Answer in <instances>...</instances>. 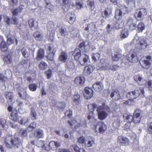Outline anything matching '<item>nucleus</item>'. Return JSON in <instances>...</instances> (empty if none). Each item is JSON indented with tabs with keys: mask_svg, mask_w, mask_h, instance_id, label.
Instances as JSON below:
<instances>
[{
	"mask_svg": "<svg viewBox=\"0 0 152 152\" xmlns=\"http://www.w3.org/2000/svg\"><path fill=\"white\" fill-rule=\"evenodd\" d=\"M5 143L6 146L10 148L14 147L18 148L21 145V142L18 138L12 137L10 135H7L5 138Z\"/></svg>",
	"mask_w": 152,
	"mask_h": 152,
	"instance_id": "nucleus-2",
	"label": "nucleus"
},
{
	"mask_svg": "<svg viewBox=\"0 0 152 152\" xmlns=\"http://www.w3.org/2000/svg\"><path fill=\"white\" fill-rule=\"evenodd\" d=\"M14 41L15 42V45H18V40L16 38H14L13 37L11 38H7V42L8 46H10L14 43Z\"/></svg>",
	"mask_w": 152,
	"mask_h": 152,
	"instance_id": "nucleus-29",
	"label": "nucleus"
},
{
	"mask_svg": "<svg viewBox=\"0 0 152 152\" xmlns=\"http://www.w3.org/2000/svg\"><path fill=\"white\" fill-rule=\"evenodd\" d=\"M18 19L15 16L12 17L11 19V23L15 25H17L18 24Z\"/></svg>",
	"mask_w": 152,
	"mask_h": 152,
	"instance_id": "nucleus-52",
	"label": "nucleus"
},
{
	"mask_svg": "<svg viewBox=\"0 0 152 152\" xmlns=\"http://www.w3.org/2000/svg\"><path fill=\"white\" fill-rule=\"evenodd\" d=\"M28 87L29 90L32 91H36L37 86V85L35 83H32L30 84L28 86Z\"/></svg>",
	"mask_w": 152,
	"mask_h": 152,
	"instance_id": "nucleus-48",
	"label": "nucleus"
},
{
	"mask_svg": "<svg viewBox=\"0 0 152 152\" xmlns=\"http://www.w3.org/2000/svg\"><path fill=\"white\" fill-rule=\"evenodd\" d=\"M72 55L74 56L75 60H81L83 59V61L80 62V64L83 66H89L91 65L88 64L89 63V59L88 56L85 54H81V50L78 49H75L74 51L71 52Z\"/></svg>",
	"mask_w": 152,
	"mask_h": 152,
	"instance_id": "nucleus-1",
	"label": "nucleus"
},
{
	"mask_svg": "<svg viewBox=\"0 0 152 152\" xmlns=\"http://www.w3.org/2000/svg\"><path fill=\"white\" fill-rule=\"evenodd\" d=\"M147 14V11L146 9L141 8L136 10L134 14V16L137 20H141L143 19L144 16Z\"/></svg>",
	"mask_w": 152,
	"mask_h": 152,
	"instance_id": "nucleus-5",
	"label": "nucleus"
},
{
	"mask_svg": "<svg viewBox=\"0 0 152 152\" xmlns=\"http://www.w3.org/2000/svg\"><path fill=\"white\" fill-rule=\"evenodd\" d=\"M118 108V106L115 103H111L110 105V111H115Z\"/></svg>",
	"mask_w": 152,
	"mask_h": 152,
	"instance_id": "nucleus-51",
	"label": "nucleus"
},
{
	"mask_svg": "<svg viewBox=\"0 0 152 152\" xmlns=\"http://www.w3.org/2000/svg\"><path fill=\"white\" fill-rule=\"evenodd\" d=\"M45 73L48 79H49L52 76V71L51 70L49 69L48 70L45 71Z\"/></svg>",
	"mask_w": 152,
	"mask_h": 152,
	"instance_id": "nucleus-64",
	"label": "nucleus"
},
{
	"mask_svg": "<svg viewBox=\"0 0 152 152\" xmlns=\"http://www.w3.org/2000/svg\"><path fill=\"white\" fill-rule=\"evenodd\" d=\"M34 136L37 139L43 138L44 136L43 130L39 129H37L34 132Z\"/></svg>",
	"mask_w": 152,
	"mask_h": 152,
	"instance_id": "nucleus-14",
	"label": "nucleus"
},
{
	"mask_svg": "<svg viewBox=\"0 0 152 152\" xmlns=\"http://www.w3.org/2000/svg\"><path fill=\"white\" fill-rule=\"evenodd\" d=\"M74 102L76 104L78 105L79 104V102L80 99V95L77 92L75 91L74 96Z\"/></svg>",
	"mask_w": 152,
	"mask_h": 152,
	"instance_id": "nucleus-35",
	"label": "nucleus"
},
{
	"mask_svg": "<svg viewBox=\"0 0 152 152\" xmlns=\"http://www.w3.org/2000/svg\"><path fill=\"white\" fill-rule=\"evenodd\" d=\"M8 46H9L7 43H6L4 41H2L0 45V48L2 51L4 52L7 51Z\"/></svg>",
	"mask_w": 152,
	"mask_h": 152,
	"instance_id": "nucleus-34",
	"label": "nucleus"
},
{
	"mask_svg": "<svg viewBox=\"0 0 152 152\" xmlns=\"http://www.w3.org/2000/svg\"><path fill=\"white\" fill-rule=\"evenodd\" d=\"M127 8L125 7L121 9H117L115 12V18L117 20L121 19L124 15L125 13V12L127 11Z\"/></svg>",
	"mask_w": 152,
	"mask_h": 152,
	"instance_id": "nucleus-7",
	"label": "nucleus"
},
{
	"mask_svg": "<svg viewBox=\"0 0 152 152\" xmlns=\"http://www.w3.org/2000/svg\"><path fill=\"white\" fill-rule=\"evenodd\" d=\"M21 52L23 55L26 58H28V57L29 53L26 50V49L25 48H23L21 50Z\"/></svg>",
	"mask_w": 152,
	"mask_h": 152,
	"instance_id": "nucleus-50",
	"label": "nucleus"
},
{
	"mask_svg": "<svg viewBox=\"0 0 152 152\" xmlns=\"http://www.w3.org/2000/svg\"><path fill=\"white\" fill-rule=\"evenodd\" d=\"M30 115L31 116L32 120H34L37 119V114L34 108L33 107H31V108Z\"/></svg>",
	"mask_w": 152,
	"mask_h": 152,
	"instance_id": "nucleus-41",
	"label": "nucleus"
},
{
	"mask_svg": "<svg viewBox=\"0 0 152 152\" xmlns=\"http://www.w3.org/2000/svg\"><path fill=\"white\" fill-rule=\"evenodd\" d=\"M88 26L89 29V31H93L96 28V25L93 23H92L90 24H88Z\"/></svg>",
	"mask_w": 152,
	"mask_h": 152,
	"instance_id": "nucleus-58",
	"label": "nucleus"
},
{
	"mask_svg": "<svg viewBox=\"0 0 152 152\" xmlns=\"http://www.w3.org/2000/svg\"><path fill=\"white\" fill-rule=\"evenodd\" d=\"M28 118L26 117H25L19 121V122L21 124L25 125L28 123Z\"/></svg>",
	"mask_w": 152,
	"mask_h": 152,
	"instance_id": "nucleus-45",
	"label": "nucleus"
},
{
	"mask_svg": "<svg viewBox=\"0 0 152 152\" xmlns=\"http://www.w3.org/2000/svg\"><path fill=\"white\" fill-rule=\"evenodd\" d=\"M54 53H48L47 56V59L48 60L53 61Z\"/></svg>",
	"mask_w": 152,
	"mask_h": 152,
	"instance_id": "nucleus-59",
	"label": "nucleus"
},
{
	"mask_svg": "<svg viewBox=\"0 0 152 152\" xmlns=\"http://www.w3.org/2000/svg\"><path fill=\"white\" fill-rule=\"evenodd\" d=\"M67 54L64 52H62L59 58V60L61 62H65L68 59Z\"/></svg>",
	"mask_w": 152,
	"mask_h": 152,
	"instance_id": "nucleus-33",
	"label": "nucleus"
},
{
	"mask_svg": "<svg viewBox=\"0 0 152 152\" xmlns=\"http://www.w3.org/2000/svg\"><path fill=\"white\" fill-rule=\"evenodd\" d=\"M4 20L6 24L8 25H10L11 24L10 18L8 17L5 15L4 17Z\"/></svg>",
	"mask_w": 152,
	"mask_h": 152,
	"instance_id": "nucleus-62",
	"label": "nucleus"
},
{
	"mask_svg": "<svg viewBox=\"0 0 152 152\" xmlns=\"http://www.w3.org/2000/svg\"><path fill=\"white\" fill-rule=\"evenodd\" d=\"M145 28V26L144 23L142 22H140L137 26V28L140 32H142Z\"/></svg>",
	"mask_w": 152,
	"mask_h": 152,
	"instance_id": "nucleus-49",
	"label": "nucleus"
},
{
	"mask_svg": "<svg viewBox=\"0 0 152 152\" xmlns=\"http://www.w3.org/2000/svg\"><path fill=\"white\" fill-rule=\"evenodd\" d=\"M132 91L128 93L127 94V97L131 100H133L134 99H135V97L134 96Z\"/></svg>",
	"mask_w": 152,
	"mask_h": 152,
	"instance_id": "nucleus-55",
	"label": "nucleus"
},
{
	"mask_svg": "<svg viewBox=\"0 0 152 152\" xmlns=\"http://www.w3.org/2000/svg\"><path fill=\"white\" fill-rule=\"evenodd\" d=\"M126 59L130 62L134 63L138 61L137 54L135 52H133L132 53H130L126 56Z\"/></svg>",
	"mask_w": 152,
	"mask_h": 152,
	"instance_id": "nucleus-13",
	"label": "nucleus"
},
{
	"mask_svg": "<svg viewBox=\"0 0 152 152\" xmlns=\"http://www.w3.org/2000/svg\"><path fill=\"white\" fill-rule=\"evenodd\" d=\"M122 56L121 53L119 52H115L112 56L113 59L114 61H117Z\"/></svg>",
	"mask_w": 152,
	"mask_h": 152,
	"instance_id": "nucleus-39",
	"label": "nucleus"
},
{
	"mask_svg": "<svg viewBox=\"0 0 152 152\" xmlns=\"http://www.w3.org/2000/svg\"><path fill=\"white\" fill-rule=\"evenodd\" d=\"M44 57V50L41 48L39 49L37 53L36 58L38 60H40Z\"/></svg>",
	"mask_w": 152,
	"mask_h": 152,
	"instance_id": "nucleus-21",
	"label": "nucleus"
},
{
	"mask_svg": "<svg viewBox=\"0 0 152 152\" xmlns=\"http://www.w3.org/2000/svg\"><path fill=\"white\" fill-rule=\"evenodd\" d=\"M93 88L96 92H100L103 89V85L100 82H99L94 84L93 85Z\"/></svg>",
	"mask_w": 152,
	"mask_h": 152,
	"instance_id": "nucleus-17",
	"label": "nucleus"
},
{
	"mask_svg": "<svg viewBox=\"0 0 152 152\" xmlns=\"http://www.w3.org/2000/svg\"><path fill=\"white\" fill-rule=\"evenodd\" d=\"M129 35L128 30L127 28H124L123 29L120 34V37L121 39H124L127 38Z\"/></svg>",
	"mask_w": 152,
	"mask_h": 152,
	"instance_id": "nucleus-28",
	"label": "nucleus"
},
{
	"mask_svg": "<svg viewBox=\"0 0 152 152\" xmlns=\"http://www.w3.org/2000/svg\"><path fill=\"white\" fill-rule=\"evenodd\" d=\"M96 110L98 113L99 118L101 120H103L107 117V112H109L110 110L107 106L104 107L99 106L97 107Z\"/></svg>",
	"mask_w": 152,
	"mask_h": 152,
	"instance_id": "nucleus-3",
	"label": "nucleus"
},
{
	"mask_svg": "<svg viewBox=\"0 0 152 152\" xmlns=\"http://www.w3.org/2000/svg\"><path fill=\"white\" fill-rule=\"evenodd\" d=\"M36 123L35 122L31 123L29 125L26 129V130L28 132H31L36 127Z\"/></svg>",
	"mask_w": 152,
	"mask_h": 152,
	"instance_id": "nucleus-38",
	"label": "nucleus"
},
{
	"mask_svg": "<svg viewBox=\"0 0 152 152\" xmlns=\"http://www.w3.org/2000/svg\"><path fill=\"white\" fill-rule=\"evenodd\" d=\"M98 105L95 103L90 104L88 105L89 111L90 112L92 113L95 108L97 109Z\"/></svg>",
	"mask_w": 152,
	"mask_h": 152,
	"instance_id": "nucleus-37",
	"label": "nucleus"
},
{
	"mask_svg": "<svg viewBox=\"0 0 152 152\" xmlns=\"http://www.w3.org/2000/svg\"><path fill=\"white\" fill-rule=\"evenodd\" d=\"M37 145V146L35 147L36 148L38 147L39 148H41L43 149L45 148V145L44 144L42 140L38 141Z\"/></svg>",
	"mask_w": 152,
	"mask_h": 152,
	"instance_id": "nucleus-54",
	"label": "nucleus"
},
{
	"mask_svg": "<svg viewBox=\"0 0 152 152\" xmlns=\"http://www.w3.org/2000/svg\"><path fill=\"white\" fill-rule=\"evenodd\" d=\"M95 7L94 2L93 0H88L87 1L86 7L91 10H93Z\"/></svg>",
	"mask_w": 152,
	"mask_h": 152,
	"instance_id": "nucleus-25",
	"label": "nucleus"
},
{
	"mask_svg": "<svg viewBox=\"0 0 152 152\" xmlns=\"http://www.w3.org/2000/svg\"><path fill=\"white\" fill-rule=\"evenodd\" d=\"M84 96L87 99H91L93 96V91L91 88L86 87L83 92Z\"/></svg>",
	"mask_w": 152,
	"mask_h": 152,
	"instance_id": "nucleus-12",
	"label": "nucleus"
},
{
	"mask_svg": "<svg viewBox=\"0 0 152 152\" xmlns=\"http://www.w3.org/2000/svg\"><path fill=\"white\" fill-rule=\"evenodd\" d=\"M70 148L72 150H74L75 152H77L79 148V147L77 145L75 144L71 145L70 147Z\"/></svg>",
	"mask_w": 152,
	"mask_h": 152,
	"instance_id": "nucleus-63",
	"label": "nucleus"
},
{
	"mask_svg": "<svg viewBox=\"0 0 152 152\" xmlns=\"http://www.w3.org/2000/svg\"><path fill=\"white\" fill-rule=\"evenodd\" d=\"M57 26L59 28L58 29L59 31L62 36H65L66 34V28L62 25H59L58 24Z\"/></svg>",
	"mask_w": 152,
	"mask_h": 152,
	"instance_id": "nucleus-24",
	"label": "nucleus"
},
{
	"mask_svg": "<svg viewBox=\"0 0 152 152\" xmlns=\"http://www.w3.org/2000/svg\"><path fill=\"white\" fill-rule=\"evenodd\" d=\"M134 80L139 85H144L146 83V81L142 78L140 75H135L134 76Z\"/></svg>",
	"mask_w": 152,
	"mask_h": 152,
	"instance_id": "nucleus-16",
	"label": "nucleus"
},
{
	"mask_svg": "<svg viewBox=\"0 0 152 152\" xmlns=\"http://www.w3.org/2000/svg\"><path fill=\"white\" fill-rule=\"evenodd\" d=\"M85 137L83 136H81L78 139L77 142L80 144H83L85 143Z\"/></svg>",
	"mask_w": 152,
	"mask_h": 152,
	"instance_id": "nucleus-56",
	"label": "nucleus"
},
{
	"mask_svg": "<svg viewBox=\"0 0 152 152\" xmlns=\"http://www.w3.org/2000/svg\"><path fill=\"white\" fill-rule=\"evenodd\" d=\"M132 21V18H129L127 23L128 25L129 26L130 29L132 30L135 29L137 27V25L136 24L133 23Z\"/></svg>",
	"mask_w": 152,
	"mask_h": 152,
	"instance_id": "nucleus-26",
	"label": "nucleus"
},
{
	"mask_svg": "<svg viewBox=\"0 0 152 152\" xmlns=\"http://www.w3.org/2000/svg\"><path fill=\"white\" fill-rule=\"evenodd\" d=\"M132 92L135 99L139 96L141 97H143L145 96V91L143 87H141L139 90H135L132 91Z\"/></svg>",
	"mask_w": 152,
	"mask_h": 152,
	"instance_id": "nucleus-10",
	"label": "nucleus"
},
{
	"mask_svg": "<svg viewBox=\"0 0 152 152\" xmlns=\"http://www.w3.org/2000/svg\"><path fill=\"white\" fill-rule=\"evenodd\" d=\"M5 97L6 99L10 102H12V100L13 96L12 93L10 92H7L5 93Z\"/></svg>",
	"mask_w": 152,
	"mask_h": 152,
	"instance_id": "nucleus-42",
	"label": "nucleus"
},
{
	"mask_svg": "<svg viewBox=\"0 0 152 152\" xmlns=\"http://www.w3.org/2000/svg\"><path fill=\"white\" fill-rule=\"evenodd\" d=\"M144 63L146 66H149L151 64V57L150 56H148L146 58V59L144 61Z\"/></svg>",
	"mask_w": 152,
	"mask_h": 152,
	"instance_id": "nucleus-44",
	"label": "nucleus"
},
{
	"mask_svg": "<svg viewBox=\"0 0 152 152\" xmlns=\"http://www.w3.org/2000/svg\"><path fill=\"white\" fill-rule=\"evenodd\" d=\"M110 96L115 101H118L122 99L120 95L119 91L117 89L113 90L111 92Z\"/></svg>",
	"mask_w": 152,
	"mask_h": 152,
	"instance_id": "nucleus-11",
	"label": "nucleus"
},
{
	"mask_svg": "<svg viewBox=\"0 0 152 152\" xmlns=\"http://www.w3.org/2000/svg\"><path fill=\"white\" fill-rule=\"evenodd\" d=\"M100 58V54L99 53H94L92 55V58L93 61L96 62Z\"/></svg>",
	"mask_w": 152,
	"mask_h": 152,
	"instance_id": "nucleus-53",
	"label": "nucleus"
},
{
	"mask_svg": "<svg viewBox=\"0 0 152 152\" xmlns=\"http://www.w3.org/2000/svg\"><path fill=\"white\" fill-rule=\"evenodd\" d=\"M33 36L35 39L39 41H41L43 39V37L42 34L39 31H35L34 34Z\"/></svg>",
	"mask_w": 152,
	"mask_h": 152,
	"instance_id": "nucleus-23",
	"label": "nucleus"
},
{
	"mask_svg": "<svg viewBox=\"0 0 152 152\" xmlns=\"http://www.w3.org/2000/svg\"><path fill=\"white\" fill-rule=\"evenodd\" d=\"M18 94L19 96L23 100L26 99L28 96L25 91H22L21 92H19Z\"/></svg>",
	"mask_w": 152,
	"mask_h": 152,
	"instance_id": "nucleus-43",
	"label": "nucleus"
},
{
	"mask_svg": "<svg viewBox=\"0 0 152 152\" xmlns=\"http://www.w3.org/2000/svg\"><path fill=\"white\" fill-rule=\"evenodd\" d=\"M28 23L30 28L32 30H34L38 28V23L37 21L32 19H30L28 20Z\"/></svg>",
	"mask_w": 152,
	"mask_h": 152,
	"instance_id": "nucleus-15",
	"label": "nucleus"
},
{
	"mask_svg": "<svg viewBox=\"0 0 152 152\" xmlns=\"http://www.w3.org/2000/svg\"><path fill=\"white\" fill-rule=\"evenodd\" d=\"M136 41L138 42V44L141 46L142 49H145L147 46L146 41L142 37L140 38L138 41L137 39Z\"/></svg>",
	"mask_w": 152,
	"mask_h": 152,
	"instance_id": "nucleus-18",
	"label": "nucleus"
},
{
	"mask_svg": "<svg viewBox=\"0 0 152 152\" xmlns=\"http://www.w3.org/2000/svg\"><path fill=\"white\" fill-rule=\"evenodd\" d=\"M98 127L99 132L103 134L107 129V126L103 122L100 121L98 122L96 126V128Z\"/></svg>",
	"mask_w": 152,
	"mask_h": 152,
	"instance_id": "nucleus-9",
	"label": "nucleus"
},
{
	"mask_svg": "<svg viewBox=\"0 0 152 152\" xmlns=\"http://www.w3.org/2000/svg\"><path fill=\"white\" fill-rule=\"evenodd\" d=\"M66 17L67 18H69L68 22L70 24H72L73 23L75 20L74 12H68L66 15Z\"/></svg>",
	"mask_w": 152,
	"mask_h": 152,
	"instance_id": "nucleus-19",
	"label": "nucleus"
},
{
	"mask_svg": "<svg viewBox=\"0 0 152 152\" xmlns=\"http://www.w3.org/2000/svg\"><path fill=\"white\" fill-rule=\"evenodd\" d=\"M4 62L7 64H9L11 62L12 58L10 55H5L4 58Z\"/></svg>",
	"mask_w": 152,
	"mask_h": 152,
	"instance_id": "nucleus-47",
	"label": "nucleus"
},
{
	"mask_svg": "<svg viewBox=\"0 0 152 152\" xmlns=\"http://www.w3.org/2000/svg\"><path fill=\"white\" fill-rule=\"evenodd\" d=\"M94 138L92 137H90L88 138V141L86 145L88 147H91L94 145Z\"/></svg>",
	"mask_w": 152,
	"mask_h": 152,
	"instance_id": "nucleus-40",
	"label": "nucleus"
},
{
	"mask_svg": "<svg viewBox=\"0 0 152 152\" xmlns=\"http://www.w3.org/2000/svg\"><path fill=\"white\" fill-rule=\"evenodd\" d=\"M120 120L119 118H117L115 120L113 123V125L114 128L115 129H118L120 126Z\"/></svg>",
	"mask_w": 152,
	"mask_h": 152,
	"instance_id": "nucleus-46",
	"label": "nucleus"
},
{
	"mask_svg": "<svg viewBox=\"0 0 152 152\" xmlns=\"http://www.w3.org/2000/svg\"><path fill=\"white\" fill-rule=\"evenodd\" d=\"M85 81L84 78L83 76H78L75 77V82L77 85L82 86Z\"/></svg>",
	"mask_w": 152,
	"mask_h": 152,
	"instance_id": "nucleus-20",
	"label": "nucleus"
},
{
	"mask_svg": "<svg viewBox=\"0 0 152 152\" xmlns=\"http://www.w3.org/2000/svg\"><path fill=\"white\" fill-rule=\"evenodd\" d=\"M0 126L5 130L8 128V122L7 123L6 120L3 118L0 119Z\"/></svg>",
	"mask_w": 152,
	"mask_h": 152,
	"instance_id": "nucleus-27",
	"label": "nucleus"
},
{
	"mask_svg": "<svg viewBox=\"0 0 152 152\" xmlns=\"http://www.w3.org/2000/svg\"><path fill=\"white\" fill-rule=\"evenodd\" d=\"M55 142L54 141H50L48 145V146L50 149L54 150L55 149Z\"/></svg>",
	"mask_w": 152,
	"mask_h": 152,
	"instance_id": "nucleus-60",
	"label": "nucleus"
},
{
	"mask_svg": "<svg viewBox=\"0 0 152 152\" xmlns=\"http://www.w3.org/2000/svg\"><path fill=\"white\" fill-rule=\"evenodd\" d=\"M47 34H49L50 39H53L55 33L54 25L52 21L49 22L47 25Z\"/></svg>",
	"mask_w": 152,
	"mask_h": 152,
	"instance_id": "nucleus-6",
	"label": "nucleus"
},
{
	"mask_svg": "<svg viewBox=\"0 0 152 152\" xmlns=\"http://www.w3.org/2000/svg\"><path fill=\"white\" fill-rule=\"evenodd\" d=\"M22 11V9L20 7L17 8H12L11 10L13 16L17 15L18 14L20 13Z\"/></svg>",
	"mask_w": 152,
	"mask_h": 152,
	"instance_id": "nucleus-30",
	"label": "nucleus"
},
{
	"mask_svg": "<svg viewBox=\"0 0 152 152\" xmlns=\"http://www.w3.org/2000/svg\"><path fill=\"white\" fill-rule=\"evenodd\" d=\"M57 107L60 109H64L65 107V104L64 102H59L57 105Z\"/></svg>",
	"mask_w": 152,
	"mask_h": 152,
	"instance_id": "nucleus-57",
	"label": "nucleus"
},
{
	"mask_svg": "<svg viewBox=\"0 0 152 152\" xmlns=\"http://www.w3.org/2000/svg\"><path fill=\"white\" fill-rule=\"evenodd\" d=\"M93 67H84L83 73L85 75H90L93 70Z\"/></svg>",
	"mask_w": 152,
	"mask_h": 152,
	"instance_id": "nucleus-36",
	"label": "nucleus"
},
{
	"mask_svg": "<svg viewBox=\"0 0 152 152\" xmlns=\"http://www.w3.org/2000/svg\"><path fill=\"white\" fill-rule=\"evenodd\" d=\"M112 13V8L111 7H108L106 8L105 10L102 12V17L104 18H106L109 16Z\"/></svg>",
	"mask_w": 152,
	"mask_h": 152,
	"instance_id": "nucleus-22",
	"label": "nucleus"
},
{
	"mask_svg": "<svg viewBox=\"0 0 152 152\" xmlns=\"http://www.w3.org/2000/svg\"><path fill=\"white\" fill-rule=\"evenodd\" d=\"M58 2L60 4L66 7L67 9L69 8L70 4L69 0H58Z\"/></svg>",
	"mask_w": 152,
	"mask_h": 152,
	"instance_id": "nucleus-32",
	"label": "nucleus"
},
{
	"mask_svg": "<svg viewBox=\"0 0 152 152\" xmlns=\"http://www.w3.org/2000/svg\"><path fill=\"white\" fill-rule=\"evenodd\" d=\"M143 116V111L139 109H136L133 113L132 121L135 124L140 123Z\"/></svg>",
	"mask_w": 152,
	"mask_h": 152,
	"instance_id": "nucleus-4",
	"label": "nucleus"
},
{
	"mask_svg": "<svg viewBox=\"0 0 152 152\" xmlns=\"http://www.w3.org/2000/svg\"><path fill=\"white\" fill-rule=\"evenodd\" d=\"M123 118H125L127 120H129L130 119H131V122L132 121V117L133 116L131 115H127L126 114H124L123 115Z\"/></svg>",
	"mask_w": 152,
	"mask_h": 152,
	"instance_id": "nucleus-61",
	"label": "nucleus"
},
{
	"mask_svg": "<svg viewBox=\"0 0 152 152\" xmlns=\"http://www.w3.org/2000/svg\"><path fill=\"white\" fill-rule=\"evenodd\" d=\"M11 119L15 121H17L19 119V116L16 111H14L12 112L10 115Z\"/></svg>",
	"mask_w": 152,
	"mask_h": 152,
	"instance_id": "nucleus-31",
	"label": "nucleus"
},
{
	"mask_svg": "<svg viewBox=\"0 0 152 152\" xmlns=\"http://www.w3.org/2000/svg\"><path fill=\"white\" fill-rule=\"evenodd\" d=\"M129 140L127 137L121 136H118V142L121 145L128 146L129 145Z\"/></svg>",
	"mask_w": 152,
	"mask_h": 152,
	"instance_id": "nucleus-8",
	"label": "nucleus"
}]
</instances>
